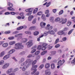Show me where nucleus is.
Instances as JSON below:
<instances>
[{
    "instance_id": "1",
    "label": "nucleus",
    "mask_w": 75,
    "mask_h": 75,
    "mask_svg": "<svg viewBox=\"0 0 75 75\" xmlns=\"http://www.w3.org/2000/svg\"><path fill=\"white\" fill-rule=\"evenodd\" d=\"M15 45L16 46L19 45V46H16L15 47V48L16 49V50L23 49L24 48V46L22 45V43H18L15 44Z\"/></svg>"
},
{
    "instance_id": "2",
    "label": "nucleus",
    "mask_w": 75,
    "mask_h": 75,
    "mask_svg": "<svg viewBox=\"0 0 75 75\" xmlns=\"http://www.w3.org/2000/svg\"><path fill=\"white\" fill-rule=\"evenodd\" d=\"M8 5L10 7L7 8V9L8 10H9L10 11H14L15 10V9L14 8H12L13 7V5L12 3L10 2H8Z\"/></svg>"
},
{
    "instance_id": "3",
    "label": "nucleus",
    "mask_w": 75,
    "mask_h": 75,
    "mask_svg": "<svg viewBox=\"0 0 75 75\" xmlns=\"http://www.w3.org/2000/svg\"><path fill=\"white\" fill-rule=\"evenodd\" d=\"M33 41L32 40H29V41L27 42L26 45H27L28 48H30V47H31V46H33Z\"/></svg>"
},
{
    "instance_id": "4",
    "label": "nucleus",
    "mask_w": 75,
    "mask_h": 75,
    "mask_svg": "<svg viewBox=\"0 0 75 75\" xmlns=\"http://www.w3.org/2000/svg\"><path fill=\"white\" fill-rule=\"evenodd\" d=\"M34 10L33 8H30L25 10L26 12H28L29 13L28 14V16H30L32 14V11Z\"/></svg>"
},
{
    "instance_id": "5",
    "label": "nucleus",
    "mask_w": 75,
    "mask_h": 75,
    "mask_svg": "<svg viewBox=\"0 0 75 75\" xmlns=\"http://www.w3.org/2000/svg\"><path fill=\"white\" fill-rule=\"evenodd\" d=\"M65 62V61L64 59H63L62 61L60 60L58 62L57 65H59V66H62L64 64V63Z\"/></svg>"
},
{
    "instance_id": "6",
    "label": "nucleus",
    "mask_w": 75,
    "mask_h": 75,
    "mask_svg": "<svg viewBox=\"0 0 75 75\" xmlns=\"http://www.w3.org/2000/svg\"><path fill=\"white\" fill-rule=\"evenodd\" d=\"M48 45V44L47 43H44L42 45V50L44 51L47 49V46Z\"/></svg>"
},
{
    "instance_id": "7",
    "label": "nucleus",
    "mask_w": 75,
    "mask_h": 75,
    "mask_svg": "<svg viewBox=\"0 0 75 75\" xmlns=\"http://www.w3.org/2000/svg\"><path fill=\"white\" fill-rule=\"evenodd\" d=\"M67 18L64 19V18H61L60 20V23H62V24H65V23H67Z\"/></svg>"
},
{
    "instance_id": "8",
    "label": "nucleus",
    "mask_w": 75,
    "mask_h": 75,
    "mask_svg": "<svg viewBox=\"0 0 75 75\" xmlns=\"http://www.w3.org/2000/svg\"><path fill=\"white\" fill-rule=\"evenodd\" d=\"M47 28H46L48 30H51L53 28V26H51L50 24H48L47 25Z\"/></svg>"
},
{
    "instance_id": "9",
    "label": "nucleus",
    "mask_w": 75,
    "mask_h": 75,
    "mask_svg": "<svg viewBox=\"0 0 75 75\" xmlns=\"http://www.w3.org/2000/svg\"><path fill=\"white\" fill-rule=\"evenodd\" d=\"M10 65V64L8 63H6L2 67L3 69H6Z\"/></svg>"
},
{
    "instance_id": "10",
    "label": "nucleus",
    "mask_w": 75,
    "mask_h": 75,
    "mask_svg": "<svg viewBox=\"0 0 75 75\" xmlns=\"http://www.w3.org/2000/svg\"><path fill=\"white\" fill-rule=\"evenodd\" d=\"M47 33L49 34H51V35H54L55 34V32L52 30L48 31Z\"/></svg>"
},
{
    "instance_id": "11",
    "label": "nucleus",
    "mask_w": 75,
    "mask_h": 75,
    "mask_svg": "<svg viewBox=\"0 0 75 75\" xmlns=\"http://www.w3.org/2000/svg\"><path fill=\"white\" fill-rule=\"evenodd\" d=\"M45 75H51V73L49 71L48 69H47L45 71Z\"/></svg>"
},
{
    "instance_id": "12",
    "label": "nucleus",
    "mask_w": 75,
    "mask_h": 75,
    "mask_svg": "<svg viewBox=\"0 0 75 75\" xmlns=\"http://www.w3.org/2000/svg\"><path fill=\"white\" fill-rule=\"evenodd\" d=\"M57 34L59 35H61L65 34V33L64 32L63 30H60L57 33Z\"/></svg>"
},
{
    "instance_id": "13",
    "label": "nucleus",
    "mask_w": 75,
    "mask_h": 75,
    "mask_svg": "<svg viewBox=\"0 0 75 75\" xmlns=\"http://www.w3.org/2000/svg\"><path fill=\"white\" fill-rule=\"evenodd\" d=\"M38 67V66L37 65H35V66H32V67L31 68V71H34V70H36L37 71V69L36 68Z\"/></svg>"
},
{
    "instance_id": "14",
    "label": "nucleus",
    "mask_w": 75,
    "mask_h": 75,
    "mask_svg": "<svg viewBox=\"0 0 75 75\" xmlns=\"http://www.w3.org/2000/svg\"><path fill=\"white\" fill-rule=\"evenodd\" d=\"M28 65H25L22 68V71H25V70L28 68Z\"/></svg>"
},
{
    "instance_id": "15",
    "label": "nucleus",
    "mask_w": 75,
    "mask_h": 75,
    "mask_svg": "<svg viewBox=\"0 0 75 75\" xmlns=\"http://www.w3.org/2000/svg\"><path fill=\"white\" fill-rule=\"evenodd\" d=\"M48 32H45L41 36H40V38H42V37H43L44 36L45 37H46L47 36V35H48Z\"/></svg>"
},
{
    "instance_id": "16",
    "label": "nucleus",
    "mask_w": 75,
    "mask_h": 75,
    "mask_svg": "<svg viewBox=\"0 0 75 75\" xmlns=\"http://www.w3.org/2000/svg\"><path fill=\"white\" fill-rule=\"evenodd\" d=\"M12 71H13V68H11L6 71V73L7 74H9L12 72Z\"/></svg>"
},
{
    "instance_id": "17",
    "label": "nucleus",
    "mask_w": 75,
    "mask_h": 75,
    "mask_svg": "<svg viewBox=\"0 0 75 75\" xmlns=\"http://www.w3.org/2000/svg\"><path fill=\"white\" fill-rule=\"evenodd\" d=\"M46 23L43 22H41L40 23V25L42 28H44V26L45 25Z\"/></svg>"
},
{
    "instance_id": "18",
    "label": "nucleus",
    "mask_w": 75,
    "mask_h": 75,
    "mask_svg": "<svg viewBox=\"0 0 75 75\" xmlns=\"http://www.w3.org/2000/svg\"><path fill=\"white\" fill-rule=\"evenodd\" d=\"M10 55H6L3 58V59L4 60H6V59H8V58H10Z\"/></svg>"
},
{
    "instance_id": "19",
    "label": "nucleus",
    "mask_w": 75,
    "mask_h": 75,
    "mask_svg": "<svg viewBox=\"0 0 75 75\" xmlns=\"http://www.w3.org/2000/svg\"><path fill=\"white\" fill-rule=\"evenodd\" d=\"M50 67V64L48 63H46L45 65V68H46V69H48V68H49Z\"/></svg>"
},
{
    "instance_id": "20",
    "label": "nucleus",
    "mask_w": 75,
    "mask_h": 75,
    "mask_svg": "<svg viewBox=\"0 0 75 75\" xmlns=\"http://www.w3.org/2000/svg\"><path fill=\"white\" fill-rule=\"evenodd\" d=\"M8 44L7 43H5L2 44V46L4 48H6L8 47Z\"/></svg>"
},
{
    "instance_id": "21",
    "label": "nucleus",
    "mask_w": 75,
    "mask_h": 75,
    "mask_svg": "<svg viewBox=\"0 0 75 75\" xmlns=\"http://www.w3.org/2000/svg\"><path fill=\"white\" fill-rule=\"evenodd\" d=\"M24 13L21 12L20 13L19 15L21 16L22 17V19H24V18H25V17L24 16Z\"/></svg>"
},
{
    "instance_id": "22",
    "label": "nucleus",
    "mask_w": 75,
    "mask_h": 75,
    "mask_svg": "<svg viewBox=\"0 0 75 75\" xmlns=\"http://www.w3.org/2000/svg\"><path fill=\"white\" fill-rule=\"evenodd\" d=\"M36 28V27L35 26H33L29 28V30H34Z\"/></svg>"
},
{
    "instance_id": "23",
    "label": "nucleus",
    "mask_w": 75,
    "mask_h": 75,
    "mask_svg": "<svg viewBox=\"0 0 75 75\" xmlns=\"http://www.w3.org/2000/svg\"><path fill=\"white\" fill-rule=\"evenodd\" d=\"M14 51H15V50L14 49L11 50L8 52V54H11L13 53Z\"/></svg>"
},
{
    "instance_id": "24",
    "label": "nucleus",
    "mask_w": 75,
    "mask_h": 75,
    "mask_svg": "<svg viewBox=\"0 0 75 75\" xmlns=\"http://www.w3.org/2000/svg\"><path fill=\"white\" fill-rule=\"evenodd\" d=\"M55 21L56 22H58L59 21H60L61 22V19H60V18L59 17L56 18L55 19Z\"/></svg>"
},
{
    "instance_id": "25",
    "label": "nucleus",
    "mask_w": 75,
    "mask_h": 75,
    "mask_svg": "<svg viewBox=\"0 0 75 75\" xmlns=\"http://www.w3.org/2000/svg\"><path fill=\"white\" fill-rule=\"evenodd\" d=\"M33 18H34V16H30L28 18V21H31V20Z\"/></svg>"
},
{
    "instance_id": "26",
    "label": "nucleus",
    "mask_w": 75,
    "mask_h": 75,
    "mask_svg": "<svg viewBox=\"0 0 75 75\" xmlns=\"http://www.w3.org/2000/svg\"><path fill=\"white\" fill-rule=\"evenodd\" d=\"M28 41V39L26 38L23 39L22 40V42H26Z\"/></svg>"
},
{
    "instance_id": "27",
    "label": "nucleus",
    "mask_w": 75,
    "mask_h": 75,
    "mask_svg": "<svg viewBox=\"0 0 75 75\" xmlns=\"http://www.w3.org/2000/svg\"><path fill=\"white\" fill-rule=\"evenodd\" d=\"M47 52V50H45L42 52L41 53V55H45Z\"/></svg>"
},
{
    "instance_id": "28",
    "label": "nucleus",
    "mask_w": 75,
    "mask_h": 75,
    "mask_svg": "<svg viewBox=\"0 0 75 75\" xmlns=\"http://www.w3.org/2000/svg\"><path fill=\"white\" fill-rule=\"evenodd\" d=\"M42 19L43 21H45L46 20V18L44 14H42Z\"/></svg>"
},
{
    "instance_id": "29",
    "label": "nucleus",
    "mask_w": 75,
    "mask_h": 75,
    "mask_svg": "<svg viewBox=\"0 0 75 75\" xmlns=\"http://www.w3.org/2000/svg\"><path fill=\"white\" fill-rule=\"evenodd\" d=\"M25 33L26 34H28V35H31V32L29 31H26L25 32Z\"/></svg>"
},
{
    "instance_id": "30",
    "label": "nucleus",
    "mask_w": 75,
    "mask_h": 75,
    "mask_svg": "<svg viewBox=\"0 0 75 75\" xmlns=\"http://www.w3.org/2000/svg\"><path fill=\"white\" fill-rule=\"evenodd\" d=\"M24 61V58H22L19 61V64H21Z\"/></svg>"
},
{
    "instance_id": "31",
    "label": "nucleus",
    "mask_w": 75,
    "mask_h": 75,
    "mask_svg": "<svg viewBox=\"0 0 75 75\" xmlns=\"http://www.w3.org/2000/svg\"><path fill=\"white\" fill-rule=\"evenodd\" d=\"M16 42L15 41H12L9 42V45H13V44H14Z\"/></svg>"
},
{
    "instance_id": "32",
    "label": "nucleus",
    "mask_w": 75,
    "mask_h": 75,
    "mask_svg": "<svg viewBox=\"0 0 75 75\" xmlns=\"http://www.w3.org/2000/svg\"><path fill=\"white\" fill-rule=\"evenodd\" d=\"M51 68L52 69H54L55 68V64L54 63H52L51 64Z\"/></svg>"
},
{
    "instance_id": "33",
    "label": "nucleus",
    "mask_w": 75,
    "mask_h": 75,
    "mask_svg": "<svg viewBox=\"0 0 75 75\" xmlns=\"http://www.w3.org/2000/svg\"><path fill=\"white\" fill-rule=\"evenodd\" d=\"M38 11V8H35L33 11V14H36V13Z\"/></svg>"
},
{
    "instance_id": "34",
    "label": "nucleus",
    "mask_w": 75,
    "mask_h": 75,
    "mask_svg": "<svg viewBox=\"0 0 75 75\" xmlns=\"http://www.w3.org/2000/svg\"><path fill=\"white\" fill-rule=\"evenodd\" d=\"M23 28V26H21L17 28L16 30H22Z\"/></svg>"
},
{
    "instance_id": "35",
    "label": "nucleus",
    "mask_w": 75,
    "mask_h": 75,
    "mask_svg": "<svg viewBox=\"0 0 75 75\" xmlns=\"http://www.w3.org/2000/svg\"><path fill=\"white\" fill-rule=\"evenodd\" d=\"M4 51H3L0 54V57H2L3 56H4Z\"/></svg>"
},
{
    "instance_id": "36",
    "label": "nucleus",
    "mask_w": 75,
    "mask_h": 75,
    "mask_svg": "<svg viewBox=\"0 0 75 75\" xmlns=\"http://www.w3.org/2000/svg\"><path fill=\"white\" fill-rule=\"evenodd\" d=\"M39 34V32L38 31H36L34 32L33 34L34 35H38Z\"/></svg>"
},
{
    "instance_id": "37",
    "label": "nucleus",
    "mask_w": 75,
    "mask_h": 75,
    "mask_svg": "<svg viewBox=\"0 0 75 75\" xmlns=\"http://www.w3.org/2000/svg\"><path fill=\"white\" fill-rule=\"evenodd\" d=\"M74 30V29H71L70 31H69L68 33V35H70V34H71L72 33V32L73 31V30Z\"/></svg>"
},
{
    "instance_id": "38",
    "label": "nucleus",
    "mask_w": 75,
    "mask_h": 75,
    "mask_svg": "<svg viewBox=\"0 0 75 75\" xmlns=\"http://www.w3.org/2000/svg\"><path fill=\"white\" fill-rule=\"evenodd\" d=\"M44 64H41L39 67V69H41L44 67Z\"/></svg>"
},
{
    "instance_id": "39",
    "label": "nucleus",
    "mask_w": 75,
    "mask_h": 75,
    "mask_svg": "<svg viewBox=\"0 0 75 75\" xmlns=\"http://www.w3.org/2000/svg\"><path fill=\"white\" fill-rule=\"evenodd\" d=\"M42 46L41 45H38L37 48V50H41Z\"/></svg>"
},
{
    "instance_id": "40",
    "label": "nucleus",
    "mask_w": 75,
    "mask_h": 75,
    "mask_svg": "<svg viewBox=\"0 0 75 75\" xmlns=\"http://www.w3.org/2000/svg\"><path fill=\"white\" fill-rule=\"evenodd\" d=\"M59 38H57L55 40V42H54V44H57L58 42H59Z\"/></svg>"
},
{
    "instance_id": "41",
    "label": "nucleus",
    "mask_w": 75,
    "mask_h": 75,
    "mask_svg": "<svg viewBox=\"0 0 75 75\" xmlns=\"http://www.w3.org/2000/svg\"><path fill=\"white\" fill-rule=\"evenodd\" d=\"M72 24V22L71 21H68L67 22V26H69L71 24Z\"/></svg>"
},
{
    "instance_id": "42",
    "label": "nucleus",
    "mask_w": 75,
    "mask_h": 75,
    "mask_svg": "<svg viewBox=\"0 0 75 75\" xmlns=\"http://www.w3.org/2000/svg\"><path fill=\"white\" fill-rule=\"evenodd\" d=\"M50 21L52 22L54 20V18L53 17H51L50 18Z\"/></svg>"
},
{
    "instance_id": "43",
    "label": "nucleus",
    "mask_w": 75,
    "mask_h": 75,
    "mask_svg": "<svg viewBox=\"0 0 75 75\" xmlns=\"http://www.w3.org/2000/svg\"><path fill=\"white\" fill-rule=\"evenodd\" d=\"M36 63H37V60H34L32 63V66L34 65Z\"/></svg>"
},
{
    "instance_id": "44",
    "label": "nucleus",
    "mask_w": 75,
    "mask_h": 75,
    "mask_svg": "<svg viewBox=\"0 0 75 75\" xmlns=\"http://www.w3.org/2000/svg\"><path fill=\"white\" fill-rule=\"evenodd\" d=\"M68 30V28H64L63 29V31H67Z\"/></svg>"
},
{
    "instance_id": "45",
    "label": "nucleus",
    "mask_w": 75,
    "mask_h": 75,
    "mask_svg": "<svg viewBox=\"0 0 75 75\" xmlns=\"http://www.w3.org/2000/svg\"><path fill=\"white\" fill-rule=\"evenodd\" d=\"M63 13H64V11L63 10H62L60 11L59 13V15H61L63 14Z\"/></svg>"
},
{
    "instance_id": "46",
    "label": "nucleus",
    "mask_w": 75,
    "mask_h": 75,
    "mask_svg": "<svg viewBox=\"0 0 75 75\" xmlns=\"http://www.w3.org/2000/svg\"><path fill=\"white\" fill-rule=\"evenodd\" d=\"M42 12H39L37 13V15L38 16H41V15H42Z\"/></svg>"
},
{
    "instance_id": "47",
    "label": "nucleus",
    "mask_w": 75,
    "mask_h": 75,
    "mask_svg": "<svg viewBox=\"0 0 75 75\" xmlns=\"http://www.w3.org/2000/svg\"><path fill=\"white\" fill-rule=\"evenodd\" d=\"M11 33V31L9 30L8 31H6L5 32V34H10Z\"/></svg>"
},
{
    "instance_id": "48",
    "label": "nucleus",
    "mask_w": 75,
    "mask_h": 75,
    "mask_svg": "<svg viewBox=\"0 0 75 75\" xmlns=\"http://www.w3.org/2000/svg\"><path fill=\"white\" fill-rule=\"evenodd\" d=\"M8 40H14V37L13 36L9 37L8 38Z\"/></svg>"
},
{
    "instance_id": "49",
    "label": "nucleus",
    "mask_w": 75,
    "mask_h": 75,
    "mask_svg": "<svg viewBox=\"0 0 75 75\" xmlns=\"http://www.w3.org/2000/svg\"><path fill=\"white\" fill-rule=\"evenodd\" d=\"M4 61L3 60H2L1 61H0V65H2L4 64Z\"/></svg>"
},
{
    "instance_id": "50",
    "label": "nucleus",
    "mask_w": 75,
    "mask_h": 75,
    "mask_svg": "<svg viewBox=\"0 0 75 75\" xmlns=\"http://www.w3.org/2000/svg\"><path fill=\"white\" fill-rule=\"evenodd\" d=\"M60 47V45L59 44H57V45H56L55 46V48H59Z\"/></svg>"
},
{
    "instance_id": "51",
    "label": "nucleus",
    "mask_w": 75,
    "mask_h": 75,
    "mask_svg": "<svg viewBox=\"0 0 75 75\" xmlns=\"http://www.w3.org/2000/svg\"><path fill=\"white\" fill-rule=\"evenodd\" d=\"M18 31H14L13 33V34H18Z\"/></svg>"
},
{
    "instance_id": "52",
    "label": "nucleus",
    "mask_w": 75,
    "mask_h": 75,
    "mask_svg": "<svg viewBox=\"0 0 75 75\" xmlns=\"http://www.w3.org/2000/svg\"><path fill=\"white\" fill-rule=\"evenodd\" d=\"M49 12H50V11H49V10H47L45 11V13L46 14H48Z\"/></svg>"
},
{
    "instance_id": "53",
    "label": "nucleus",
    "mask_w": 75,
    "mask_h": 75,
    "mask_svg": "<svg viewBox=\"0 0 75 75\" xmlns=\"http://www.w3.org/2000/svg\"><path fill=\"white\" fill-rule=\"evenodd\" d=\"M40 54V51H36L35 53V55H38V54Z\"/></svg>"
},
{
    "instance_id": "54",
    "label": "nucleus",
    "mask_w": 75,
    "mask_h": 75,
    "mask_svg": "<svg viewBox=\"0 0 75 75\" xmlns=\"http://www.w3.org/2000/svg\"><path fill=\"white\" fill-rule=\"evenodd\" d=\"M50 4H51V2H48L46 5V7H49L50 6Z\"/></svg>"
},
{
    "instance_id": "55",
    "label": "nucleus",
    "mask_w": 75,
    "mask_h": 75,
    "mask_svg": "<svg viewBox=\"0 0 75 75\" xmlns=\"http://www.w3.org/2000/svg\"><path fill=\"white\" fill-rule=\"evenodd\" d=\"M52 48V46H51L50 45H48L47 46V48L48 50H50Z\"/></svg>"
},
{
    "instance_id": "56",
    "label": "nucleus",
    "mask_w": 75,
    "mask_h": 75,
    "mask_svg": "<svg viewBox=\"0 0 75 75\" xmlns=\"http://www.w3.org/2000/svg\"><path fill=\"white\" fill-rule=\"evenodd\" d=\"M28 63V60H27L25 62H23L24 65H26Z\"/></svg>"
},
{
    "instance_id": "57",
    "label": "nucleus",
    "mask_w": 75,
    "mask_h": 75,
    "mask_svg": "<svg viewBox=\"0 0 75 75\" xmlns=\"http://www.w3.org/2000/svg\"><path fill=\"white\" fill-rule=\"evenodd\" d=\"M71 63L73 64H75V58L72 61Z\"/></svg>"
},
{
    "instance_id": "58",
    "label": "nucleus",
    "mask_w": 75,
    "mask_h": 75,
    "mask_svg": "<svg viewBox=\"0 0 75 75\" xmlns=\"http://www.w3.org/2000/svg\"><path fill=\"white\" fill-rule=\"evenodd\" d=\"M33 71H34L33 72H32L31 73V75H33V74H34V73H35V72H36V71H37L36 70H33Z\"/></svg>"
},
{
    "instance_id": "59",
    "label": "nucleus",
    "mask_w": 75,
    "mask_h": 75,
    "mask_svg": "<svg viewBox=\"0 0 75 75\" xmlns=\"http://www.w3.org/2000/svg\"><path fill=\"white\" fill-rule=\"evenodd\" d=\"M10 14L12 15H15L16 14V13L14 12H10Z\"/></svg>"
},
{
    "instance_id": "60",
    "label": "nucleus",
    "mask_w": 75,
    "mask_h": 75,
    "mask_svg": "<svg viewBox=\"0 0 75 75\" xmlns=\"http://www.w3.org/2000/svg\"><path fill=\"white\" fill-rule=\"evenodd\" d=\"M35 51H36V50L34 49V50H32L31 51V53H34V52H35Z\"/></svg>"
},
{
    "instance_id": "61",
    "label": "nucleus",
    "mask_w": 75,
    "mask_h": 75,
    "mask_svg": "<svg viewBox=\"0 0 75 75\" xmlns=\"http://www.w3.org/2000/svg\"><path fill=\"white\" fill-rule=\"evenodd\" d=\"M10 14V13L9 12H6L5 13V15H8V14Z\"/></svg>"
},
{
    "instance_id": "62",
    "label": "nucleus",
    "mask_w": 75,
    "mask_h": 75,
    "mask_svg": "<svg viewBox=\"0 0 75 75\" xmlns=\"http://www.w3.org/2000/svg\"><path fill=\"white\" fill-rule=\"evenodd\" d=\"M53 30L55 32H57V28H54L53 29Z\"/></svg>"
},
{
    "instance_id": "63",
    "label": "nucleus",
    "mask_w": 75,
    "mask_h": 75,
    "mask_svg": "<svg viewBox=\"0 0 75 75\" xmlns=\"http://www.w3.org/2000/svg\"><path fill=\"white\" fill-rule=\"evenodd\" d=\"M62 40L63 41H65L66 40H67V38L64 37L62 38Z\"/></svg>"
},
{
    "instance_id": "64",
    "label": "nucleus",
    "mask_w": 75,
    "mask_h": 75,
    "mask_svg": "<svg viewBox=\"0 0 75 75\" xmlns=\"http://www.w3.org/2000/svg\"><path fill=\"white\" fill-rule=\"evenodd\" d=\"M36 23V19H34L32 21L33 24H35Z\"/></svg>"
}]
</instances>
